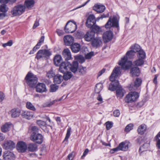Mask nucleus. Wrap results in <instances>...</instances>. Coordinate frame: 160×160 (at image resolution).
<instances>
[{"label": "nucleus", "mask_w": 160, "mask_h": 160, "mask_svg": "<svg viewBox=\"0 0 160 160\" xmlns=\"http://www.w3.org/2000/svg\"><path fill=\"white\" fill-rule=\"evenodd\" d=\"M120 68L117 67L115 68L110 77V80L112 83L109 85V89L112 91H114L119 87H121L119 85V81L115 80V79L121 74Z\"/></svg>", "instance_id": "obj_1"}, {"label": "nucleus", "mask_w": 160, "mask_h": 160, "mask_svg": "<svg viewBox=\"0 0 160 160\" xmlns=\"http://www.w3.org/2000/svg\"><path fill=\"white\" fill-rule=\"evenodd\" d=\"M135 52L132 50L127 52L126 55L122 58L121 61L118 62V64L121 66V68L123 69L127 70L132 65V62L131 61H128V58H133L135 55Z\"/></svg>", "instance_id": "obj_2"}, {"label": "nucleus", "mask_w": 160, "mask_h": 160, "mask_svg": "<svg viewBox=\"0 0 160 160\" xmlns=\"http://www.w3.org/2000/svg\"><path fill=\"white\" fill-rule=\"evenodd\" d=\"M25 80L27 85L30 87L33 88L38 82V78L32 73L28 72L25 78Z\"/></svg>", "instance_id": "obj_3"}, {"label": "nucleus", "mask_w": 160, "mask_h": 160, "mask_svg": "<svg viewBox=\"0 0 160 160\" xmlns=\"http://www.w3.org/2000/svg\"><path fill=\"white\" fill-rule=\"evenodd\" d=\"M25 10V7L24 5L18 4L12 8L11 13L14 16L20 15Z\"/></svg>", "instance_id": "obj_4"}, {"label": "nucleus", "mask_w": 160, "mask_h": 160, "mask_svg": "<svg viewBox=\"0 0 160 160\" xmlns=\"http://www.w3.org/2000/svg\"><path fill=\"white\" fill-rule=\"evenodd\" d=\"M51 55V52L47 49L40 50L37 52L35 57L37 59H46Z\"/></svg>", "instance_id": "obj_5"}, {"label": "nucleus", "mask_w": 160, "mask_h": 160, "mask_svg": "<svg viewBox=\"0 0 160 160\" xmlns=\"http://www.w3.org/2000/svg\"><path fill=\"white\" fill-rule=\"evenodd\" d=\"M139 97V93L136 92H131L126 97L125 101L126 102L129 103L136 101Z\"/></svg>", "instance_id": "obj_6"}, {"label": "nucleus", "mask_w": 160, "mask_h": 160, "mask_svg": "<svg viewBox=\"0 0 160 160\" xmlns=\"http://www.w3.org/2000/svg\"><path fill=\"white\" fill-rule=\"evenodd\" d=\"M112 27H115L117 28L118 30L119 29L118 21L116 17H113L112 19L110 18L105 25L106 28H109Z\"/></svg>", "instance_id": "obj_7"}, {"label": "nucleus", "mask_w": 160, "mask_h": 160, "mask_svg": "<svg viewBox=\"0 0 160 160\" xmlns=\"http://www.w3.org/2000/svg\"><path fill=\"white\" fill-rule=\"evenodd\" d=\"M77 29L76 23L73 21V23H71V21L68 22L64 28L65 32L67 33H72Z\"/></svg>", "instance_id": "obj_8"}, {"label": "nucleus", "mask_w": 160, "mask_h": 160, "mask_svg": "<svg viewBox=\"0 0 160 160\" xmlns=\"http://www.w3.org/2000/svg\"><path fill=\"white\" fill-rule=\"evenodd\" d=\"M31 139L36 143L40 144L42 142L43 138L41 134L33 132L31 136Z\"/></svg>", "instance_id": "obj_9"}, {"label": "nucleus", "mask_w": 160, "mask_h": 160, "mask_svg": "<svg viewBox=\"0 0 160 160\" xmlns=\"http://www.w3.org/2000/svg\"><path fill=\"white\" fill-rule=\"evenodd\" d=\"M96 21L95 16L93 14L89 15L87 19L86 24L88 28L96 24Z\"/></svg>", "instance_id": "obj_10"}, {"label": "nucleus", "mask_w": 160, "mask_h": 160, "mask_svg": "<svg viewBox=\"0 0 160 160\" xmlns=\"http://www.w3.org/2000/svg\"><path fill=\"white\" fill-rule=\"evenodd\" d=\"M27 148L26 143L20 141L18 142L17 145V148L18 151L21 152H25Z\"/></svg>", "instance_id": "obj_11"}, {"label": "nucleus", "mask_w": 160, "mask_h": 160, "mask_svg": "<svg viewBox=\"0 0 160 160\" xmlns=\"http://www.w3.org/2000/svg\"><path fill=\"white\" fill-rule=\"evenodd\" d=\"M15 143L13 141L11 140H7L4 142L2 147L3 148L5 149L11 150L15 147Z\"/></svg>", "instance_id": "obj_12"}, {"label": "nucleus", "mask_w": 160, "mask_h": 160, "mask_svg": "<svg viewBox=\"0 0 160 160\" xmlns=\"http://www.w3.org/2000/svg\"><path fill=\"white\" fill-rule=\"evenodd\" d=\"M112 32L111 31H107L102 35L103 41L105 43L109 42L113 38Z\"/></svg>", "instance_id": "obj_13"}, {"label": "nucleus", "mask_w": 160, "mask_h": 160, "mask_svg": "<svg viewBox=\"0 0 160 160\" xmlns=\"http://www.w3.org/2000/svg\"><path fill=\"white\" fill-rule=\"evenodd\" d=\"M36 91L37 92L42 93L47 91L45 84L42 83H38L36 86Z\"/></svg>", "instance_id": "obj_14"}, {"label": "nucleus", "mask_w": 160, "mask_h": 160, "mask_svg": "<svg viewBox=\"0 0 160 160\" xmlns=\"http://www.w3.org/2000/svg\"><path fill=\"white\" fill-rule=\"evenodd\" d=\"M3 157L4 160H14L15 158L14 153L12 152L8 151L5 152L3 153Z\"/></svg>", "instance_id": "obj_15"}, {"label": "nucleus", "mask_w": 160, "mask_h": 160, "mask_svg": "<svg viewBox=\"0 0 160 160\" xmlns=\"http://www.w3.org/2000/svg\"><path fill=\"white\" fill-rule=\"evenodd\" d=\"M37 124L45 132H48V130L47 128V126L51 128V126L47 124L45 122H44L41 120H37L36 122Z\"/></svg>", "instance_id": "obj_16"}, {"label": "nucleus", "mask_w": 160, "mask_h": 160, "mask_svg": "<svg viewBox=\"0 0 160 160\" xmlns=\"http://www.w3.org/2000/svg\"><path fill=\"white\" fill-rule=\"evenodd\" d=\"M63 40L65 44L67 46H69L73 43L74 39L71 35H68L64 37Z\"/></svg>", "instance_id": "obj_17"}, {"label": "nucleus", "mask_w": 160, "mask_h": 160, "mask_svg": "<svg viewBox=\"0 0 160 160\" xmlns=\"http://www.w3.org/2000/svg\"><path fill=\"white\" fill-rule=\"evenodd\" d=\"M105 7L102 4H95L93 7V9L98 13L103 12L105 9Z\"/></svg>", "instance_id": "obj_18"}, {"label": "nucleus", "mask_w": 160, "mask_h": 160, "mask_svg": "<svg viewBox=\"0 0 160 160\" xmlns=\"http://www.w3.org/2000/svg\"><path fill=\"white\" fill-rule=\"evenodd\" d=\"M23 118L28 120L32 119L33 116V113L29 111H23L22 113Z\"/></svg>", "instance_id": "obj_19"}, {"label": "nucleus", "mask_w": 160, "mask_h": 160, "mask_svg": "<svg viewBox=\"0 0 160 160\" xmlns=\"http://www.w3.org/2000/svg\"><path fill=\"white\" fill-rule=\"evenodd\" d=\"M81 47L80 44L75 43L70 45V48L72 52L74 53H77L79 51Z\"/></svg>", "instance_id": "obj_20"}, {"label": "nucleus", "mask_w": 160, "mask_h": 160, "mask_svg": "<svg viewBox=\"0 0 160 160\" xmlns=\"http://www.w3.org/2000/svg\"><path fill=\"white\" fill-rule=\"evenodd\" d=\"M68 64L67 62H61L59 66V72L62 73L67 72L68 70Z\"/></svg>", "instance_id": "obj_21"}, {"label": "nucleus", "mask_w": 160, "mask_h": 160, "mask_svg": "<svg viewBox=\"0 0 160 160\" xmlns=\"http://www.w3.org/2000/svg\"><path fill=\"white\" fill-rule=\"evenodd\" d=\"M102 43L101 38L96 37L92 41V45L93 47L97 48L99 47Z\"/></svg>", "instance_id": "obj_22"}, {"label": "nucleus", "mask_w": 160, "mask_h": 160, "mask_svg": "<svg viewBox=\"0 0 160 160\" xmlns=\"http://www.w3.org/2000/svg\"><path fill=\"white\" fill-rule=\"evenodd\" d=\"M62 54L66 60H68L72 58L71 52L68 48L64 50L62 52Z\"/></svg>", "instance_id": "obj_23"}, {"label": "nucleus", "mask_w": 160, "mask_h": 160, "mask_svg": "<svg viewBox=\"0 0 160 160\" xmlns=\"http://www.w3.org/2000/svg\"><path fill=\"white\" fill-rule=\"evenodd\" d=\"M34 3V0H26L24 2V6H25V8L30 10L33 7Z\"/></svg>", "instance_id": "obj_24"}, {"label": "nucleus", "mask_w": 160, "mask_h": 160, "mask_svg": "<svg viewBox=\"0 0 160 160\" xmlns=\"http://www.w3.org/2000/svg\"><path fill=\"white\" fill-rule=\"evenodd\" d=\"M94 33L93 32H88L84 36V38L85 41L89 42L94 38Z\"/></svg>", "instance_id": "obj_25"}, {"label": "nucleus", "mask_w": 160, "mask_h": 160, "mask_svg": "<svg viewBox=\"0 0 160 160\" xmlns=\"http://www.w3.org/2000/svg\"><path fill=\"white\" fill-rule=\"evenodd\" d=\"M139 69L138 67H132L130 69V74L133 77L139 76Z\"/></svg>", "instance_id": "obj_26"}, {"label": "nucleus", "mask_w": 160, "mask_h": 160, "mask_svg": "<svg viewBox=\"0 0 160 160\" xmlns=\"http://www.w3.org/2000/svg\"><path fill=\"white\" fill-rule=\"evenodd\" d=\"M20 111L18 109L15 108L12 109L10 111L11 116L12 118H16L19 116Z\"/></svg>", "instance_id": "obj_27"}, {"label": "nucleus", "mask_w": 160, "mask_h": 160, "mask_svg": "<svg viewBox=\"0 0 160 160\" xmlns=\"http://www.w3.org/2000/svg\"><path fill=\"white\" fill-rule=\"evenodd\" d=\"M12 126V124L9 123H6L1 127V130L3 132H6L8 131Z\"/></svg>", "instance_id": "obj_28"}, {"label": "nucleus", "mask_w": 160, "mask_h": 160, "mask_svg": "<svg viewBox=\"0 0 160 160\" xmlns=\"http://www.w3.org/2000/svg\"><path fill=\"white\" fill-rule=\"evenodd\" d=\"M70 67H69L71 71L75 73L77 71L78 67V63L77 61H74L73 62L72 64H70Z\"/></svg>", "instance_id": "obj_29"}, {"label": "nucleus", "mask_w": 160, "mask_h": 160, "mask_svg": "<svg viewBox=\"0 0 160 160\" xmlns=\"http://www.w3.org/2000/svg\"><path fill=\"white\" fill-rule=\"evenodd\" d=\"M62 58L61 55H56L53 59V62L55 65L59 66L62 61Z\"/></svg>", "instance_id": "obj_30"}, {"label": "nucleus", "mask_w": 160, "mask_h": 160, "mask_svg": "<svg viewBox=\"0 0 160 160\" xmlns=\"http://www.w3.org/2000/svg\"><path fill=\"white\" fill-rule=\"evenodd\" d=\"M116 95L118 98H120L124 95V90L121 87H119L116 89Z\"/></svg>", "instance_id": "obj_31"}, {"label": "nucleus", "mask_w": 160, "mask_h": 160, "mask_svg": "<svg viewBox=\"0 0 160 160\" xmlns=\"http://www.w3.org/2000/svg\"><path fill=\"white\" fill-rule=\"evenodd\" d=\"M128 143L123 142L120 143L118 147L119 150L126 151L128 149Z\"/></svg>", "instance_id": "obj_32"}, {"label": "nucleus", "mask_w": 160, "mask_h": 160, "mask_svg": "<svg viewBox=\"0 0 160 160\" xmlns=\"http://www.w3.org/2000/svg\"><path fill=\"white\" fill-rule=\"evenodd\" d=\"M63 80L62 76V75L57 74L54 76L53 81L55 83L58 84L61 83Z\"/></svg>", "instance_id": "obj_33"}, {"label": "nucleus", "mask_w": 160, "mask_h": 160, "mask_svg": "<svg viewBox=\"0 0 160 160\" xmlns=\"http://www.w3.org/2000/svg\"><path fill=\"white\" fill-rule=\"evenodd\" d=\"M90 28L92 30L91 31L93 32L94 33V34L95 33H98L102 32L101 28L99 26L96 25L95 24L92 25L91 27H90Z\"/></svg>", "instance_id": "obj_34"}, {"label": "nucleus", "mask_w": 160, "mask_h": 160, "mask_svg": "<svg viewBox=\"0 0 160 160\" xmlns=\"http://www.w3.org/2000/svg\"><path fill=\"white\" fill-rule=\"evenodd\" d=\"M147 126L145 124H142L140 126L138 129V134L142 135L144 133L147 129Z\"/></svg>", "instance_id": "obj_35"}, {"label": "nucleus", "mask_w": 160, "mask_h": 160, "mask_svg": "<svg viewBox=\"0 0 160 160\" xmlns=\"http://www.w3.org/2000/svg\"><path fill=\"white\" fill-rule=\"evenodd\" d=\"M62 73L63 74V76H62L63 79L65 81L70 79L73 76L71 72L68 71H67L66 72Z\"/></svg>", "instance_id": "obj_36"}, {"label": "nucleus", "mask_w": 160, "mask_h": 160, "mask_svg": "<svg viewBox=\"0 0 160 160\" xmlns=\"http://www.w3.org/2000/svg\"><path fill=\"white\" fill-rule=\"evenodd\" d=\"M144 63V59L138 58V59L135 61L133 63H132V65H133L137 67L141 66L143 65Z\"/></svg>", "instance_id": "obj_37"}, {"label": "nucleus", "mask_w": 160, "mask_h": 160, "mask_svg": "<svg viewBox=\"0 0 160 160\" xmlns=\"http://www.w3.org/2000/svg\"><path fill=\"white\" fill-rule=\"evenodd\" d=\"M137 56L138 58H141L144 60L145 58L146 57L145 52L142 49L138 52Z\"/></svg>", "instance_id": "obj_38"}, {"label": "nucleus", "mask_w": 160, "mask_h": 160, "mask_svg": "<svg viewBox=\"0 0 160 160\" xmlns=\"http://www.w3.org/2000/svg\"><path fill=\"white\" fill-rule=\"evenodd\" d=\"M37 145L35 143H30L28 147V150L31 152H33L36 151L37 149Z\"/></svg>", "instance_id": "obj_39"}, {"label": "nucleus", "mask_w": 160, "mask_h": 160, "mask_svg": "<svg viewBox=\"0 0 160 160\" xmlns=\"http://www.w3.org/2000/svg\"><path fill=\"white\" fill-rule=\"evenodd\" d=\"M130 49L133 51L135 53L136 52H138L142 49L140 46L138 44H135L132 46L131 47Z\"/></svg>", "instance_id": "obj_40"}, {"label": "nucleus", "mask_w": 160, "mask_h": 160, "mask_svg": "<svg viewBox=\"0 0 160 160\" xmlns=\"http://www.w3.org/2000/svg\"><path fill=\"white\" fill-rule=\"evenodd\" d=\"M103 85L101 83H98L96 85L95 89V92L97 93H99L102 89Z\"/></svg>", "instance_id": "obj_41"}, {"label": "nucleus", "mask_w": 160, "mask_h": 160, "mask_svg": "<svg viewBox=\"0 0 160 160\" xmlns=\"http://www.w3.org/2000/svg\"><path fill=\"white\" fill-rule=\"evenodd\" d=\"M26 108L30 110L33 111H35L36 109L34 106L30 102H27L26 104Z\"/></svg>", "instance_id": "obj_42"}, {"label": "nucleus", "mask_w": 160, "mask_h": 160, "mask_svg": "<svg viewBox=\"0 0 160 160\" xmlns=\"http://www.w3.org/2000/svg\"><path fill=\"white\" fill-rule=\"evenodd\" d=\"M142 82V79L139 78H137L134 83V87L137 88L141 84Z\"/></svg>", "instance_id": "obj_43"}, {"label": "nucleus", "mask_w": 160, "mask_h": 160, "mask_svg": "<svg viewBox=\"0 0 160 160\" xmlns=\"http://www.w3.org/2000/svg\"><path fill=\"white\" fill-rule=\"evenodd\" d=\"M159 137H160V132L156 136L155 138L157 142L156 146L158 149H160V139L158 138Z\"/></svg>", "instance_id": "obj_44"}, {"label": "nucleus", "mask_w": 160, "mask_h": 160, "mask_svg": "<svg viewBox=\"0 0 160 160\" xmlns=\"http://www.w3.org/2000/svg\"><path fill=\"white\" fill-rule=\"evenodd\" d=\"M149 146V145L148 143H146L144 144L142 146L140 147L139 149V152H141V151H142L141 152H142L144 151L147 150V149Z\"/></svg>", "instance_id": "obj_45"}, {"label": "nucleus", "mask_w": 160, "mask_h": 160, "mask_svg": "<svg viewBox=\"0 0 160 160\" xmlns=\"http://www.w3.org/2000/svg\"><path fill=\"white\" fill-rule=\"evenodd\" d=\"M8 7L6 5L4 4H2L0 7V12H3V13L6 12L8 11Z\"/></svg>", "instance_id": "obj_46"}, {"label": "nucleus", "mask_w": 160, "mask_h": 160, "mask_svg": "<svg viewBox=\"0 0 160 160\" xmlns=\"http://www.w3.org/2000/svg\"><path fill=\"white\" fill-rule=\"evenodd\" d=\"M78 70L80 74L81 75H83L85 74L87 68L86 67H80L78 68Z\"/></svg>", "instance_id": "obj_47"}, {"label": "nucleus", "mask_w": 160, "mask_h": 160, "mask_svg": "<svg viewBox=\"0 0 160 160\" xmlns=\"http://www.w3.org/2000/svg\"><path fill=\"white\" fill-rule=\"evenodd\" d=\"M55 75V73L52 70L48 71L46 74V76L49 78H53Z\"/></svg>", "instance_id": "obj_48"}, {"label": "nucleus", "mask_w": 160, "mask_h": 160, "mask_svg": "<svg viewBox=\"0 0 160 160\" xmlns=\"http://www.w3.org/2000/svg\"><path fill=\"white\" fill-rule=\"evenodd\" d=\"M58 88V86L55 84H53L51 85L50 91L53 92L56 91Z\"/></svg>", "instance_id": "obj_49"}, {"label": "nucleus", "mask_w": 160, "mask_h": 160, "mask_svg": "<svg viewBox=\"0 0 160 160\" xmlns=\"http://www.w3.org/2000/svg\"><path fill=\"white\" fill-rule=\"evenodd\" d=\"M71 127H69L67 130L66 135L64 139V140H67L68 139L71 135Z\"/></svg>", "instance_id": "obj_50"}, {"label": "nucleus", "mask_w": 160, "mask_h": 160, "mask_svg": "<svg viewBox=\"0 0 160 160\" xmlns=\"http://www.w3.org/2000/svg\"><path fill=\"white\" fill-rule=\"evenodd\" d=\"M133 126V124L132 123H130L127 125L125 128V131L127 132H129L132 129Z\"/></svg>", "instance_id": "obj_51"}, {"label": "nucleus", "mask_w": 160, "mask_h": 160, "mask_svg": "<svg viewBox=\"0 0 160 160\" xmlns=\"http://www.w3.org/2000/svg\"><path fill=\"white\" fill-rule=\"evenodd\" d=\"M13 44V42L12 40H9L7 43H3L2 46L4 48H5L7 46H11Z\"/></svg>", "instance_id": "obj_52"}, {"label": "nucleus", "mask_w": 160, "mask_h": 160, "mask_svg": "<svg viewBox=\"0 0 160 160\" xmlns=\"http://www.w3.org/2000/svg\"><path fill=\"white\" fill-rule=\"evenodd\" d=\"M106 128L107 130H109L112 127L113 123L110 122L108 121L106 123Z\"/></svg>", "instance_id": "obj_53"}, {"label": "nucleus", "mask_w": 160, "mask_h": 160, "mask_svg": "<svg viewBox=\"0 0 160 160\" xmlns=\"http://www.w3.org/2000/svg\"><path fill=\"white\" fill-rule=\"evenodd\" d=\"M94 55L93 52H91L86 55L85 57L86 58L88 59H90L91 57Z\"/></svg>", "instance_id": "obj_54"}, {"label": "nucleus", "mask_w": 160, "mask_h": 160, "mask_svg": "<svg viewBox=\"0 0 160 160\" xmlns=\"http://www.w3.org/2000/svg\"><path fill=\"white\" fill-rule=\"evenodd\" d=\"M74 157L73 152H72L68 155L67 160H72Z\"/></svg>", "instance_id": "obj_55"}, {"label": "nucleus", "mask_w": 160, "mask_h": 160, "mask_svg": "<svg viewBox=\"0 0 160 160\" xmlns=\"http://www.w3.org/2000/svg\"><path fill=\"white\" fill-rule=\"evenodd\" d=\"M113 114L114 116L118 117L120 114L119 110H117L114 111L113 112Z\"/></svg>", "instance_id": "obj_56"}, {"label": "nucleus", "mask_w": 160, "mask_h": 160, "mask_svg": "<svg viewBox=\"0 0 160 160\" xmlns=\"http://www.w3.org/2000/svg\"><path fill=\"white\" fill-rule=\"evenodd\" d=\"M4 94L2 92H0V102H2L4 99Z\"/></svg>", "instance_id": "obj_57"}, {"label": "nucleus", "mask_w": 160, "mask_h": 160, "mask_svg": "<svg viewBox=\"0 0 160 160\" xmlns=\"http://www.w3.org/2000/svg\"><path fill=\"white\" fill-rule=\"evenodd\" d=\"M56 32L59 36H62L64 34V32L62 30L59 29L57 30Z\"/></svg>", "instance_id": "obj_58"}, {"label": "nucleus", "mask_w": 160, "mask_h": 160, "mask_svg": "<svg viewBox=\"0 0 160 160\" xmlns=\"http://www.w3.org/2000/svg\"><path fill=\"white\" fill-rule=\"evenodd\" d=\"M39 25V21H38L37 19L36 20L34 25L33 27V28H35L36 27Z\"/></svg>", "instance_id": "obj_59"}, {"label": "nucleus", "mask_w": 160, "mask_h": 160, "mask_svg": "<svg viewBox=\"0 0 160 160\" xmlns=\"http://www.w3.org/2000/svg\"><path fill=\"white\" fill-rule=\"evenodd\" d=\"M106 70V69L103 68L100 71L98 74V77H99L101 76L103 73Z\"/></svg>", "instance_id": "obj_60"}, {"label": "nucleus", "mask_w": 160, "mask_h": 160, "mask_svg": "<svg viewBox=\"0 0 160 160\" xmlns=\"http://www.w3.org/2000/svg\"><path fill=\"white\" fill-rule=\"evenodd\" d=\"M118 151H119V150L118 149V147H117L116 148H114L111 149L110 151V152L111 153H113L114 152Z\"/></svg>", "instance_id": "obj_61"}, {"label": "nucleus", "mask_w": 160, "mask_h": 160, "mask_svg": "<svg viewBox=\"0 0 160 160\" xmlns=\"http://www.w3.org/2000/svg\"><path fill=\"white\" fill-rule=\"evenodd\" d=\"M89 152V150L88 149H86L84 151L81 157V158H83Z\"/></svg>", "instance_id": "obj_62"}, {"label": "nucleus", "mask_w": 160, "mask_h": 160, "mask_svg": "<svg viewBox=\"0 0 160 160\" xmlns=\"http://www.w3.org/2000/svg\"><path fill=\"white\" fill-rule=\"evenodd\" d=\"M108 13L107 14V15H105L104 14H103L101 15V16L100 17H98V19L99 20L100 19H102L103 18H106L108 16Z\"/></svg>", "instance_id": "obj_63"}, {"label": "nucleus", "mask_w": 160, "mask_h": 160, "mask_svg": "<svg viewBox=\"0 0 160 160\" xmlns=\"http://www.w3.org/2000/svg\"><path fill=\"white\" fill-rule=\"evenodd\" d=\"M32 130L33 132H38V129L36 126H33L32 127Z\"/></svg>", "instance_id": "obj_64"}]
</instances>
